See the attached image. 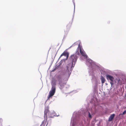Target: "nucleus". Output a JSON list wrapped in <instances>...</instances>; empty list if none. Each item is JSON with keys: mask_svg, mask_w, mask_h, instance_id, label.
I'll use <instances>...</instances> for the list:
<instances>
[{"mask_svg": "<svg viewBox=\"0 0 126 126\" xmlns=\"http://www.w3.org/2000/svg\"><path fill=\"white\" fill-rule=\"evenodd\" d=\"M79 50L80 53L82 55L85 57H87V55L85 53L84 51L82 50V47L79 44L78 45V47L76 53L72 55L70 57V60L72 61V67H73L75 65L76 63L78 58V55L79 54Z\"/></svg>", "mask_w": 126, "mask_h": 126, "instance_id": "f257e3e1", "label": "nucleus"}, {"mask_svg": "<svg viewBox=\"0 0 126 126\" xmlns=\"http://www.w3.org/2000/svg\"><path fill=\"white\" fill-rule=\"evenodd\" d=\"M55 85V83L54 84V85H52L51 90L49 91V94L48 96V99L53 96L54 94L56 91Z\"/></svg>", "mask_w": 126, "mask_h": 126, "instance_id": "f03ea898", "label": "nucleus"}, {"mask_svg": "<svg viewBox=\"0 0 126 126\" xmlns=\"http://www.w3.org/2000/svg\"><path fill=\"white\" fill-rule=\"evenodd\" d=\"M58 80L59 81V84L60 86V87H59L60 89H62L64 87V86L66 84V83L63 82L62 80V79L60 78H59L58 79Z\"/></svg>", "mask_w": 126, "mask_h": 126, "instance_id": "7ed1b4c3", "label": "nucleus"}, {"mask_svg": "<svg viewBox=\"0 0 126 126\" xmlns=\"http://www.w3.org/2000/svg\"><path fill=\"white\" fill-rule=\"evenodd\" d=\"M48 107H46L45 108V110L44 111V117L45 119V118H46V121L47 120V114L49 113V110H48Z\"/></svg>", "mask_w": 126, "mask_h": 126, "instance_id": "20e7f679", "label": "nucleus"}, {"mask_svg": "<svg viewBox=\"0 0 126 126\" xmlns=\"http://www.w3.org/2000/svg\"><path fill=\"white\" fill-rule=\"evenodd\" d=\"M106 78L108 80L109 79L110 80V83L111 85H112L113 84V82L114 79L113 77L109 75H106Z\"/></svg>", "mask_w": 126, "mask_h": 126, "instance_id": "39448f33", "label": "nucleus"}, {"mask_svg": "<svg viewBox=\"0 0 126 126\" xmlns=\"http://www.w3.org/2000/svg\"><path fill=\"white\" fill-rule=\"evenodd\" d=\"M69 55V53L68 52L66 51H64L63 53L61 54L60 58H61L63 56H64L66 57V59H67Z\"/></svg>", "mask_w": 126, "mask_h": 126, "instance_id": "423d86ee", "label": "nucleus"}, {"mask_svg": "<svg viewBox=\"0 0 126 126\" xmlns=\"http://www.w3.org/2000/svg\"><path fill=\"white\" fill-rule=\"evenodd\" d=\"M115 116V114H113L110 115L108 121H111Z\"/></svg>", "mask_w": 126, "mask_h": 126, "instance_id": "0eeeda50", "label": "nucleus"}, {"mask_svg": "<svg viewBox=\"0 0 126 126\" xmlns=\"http://www.w3.org/2000/svg\"><path fill=\"white\" fill-rule=\"evenodd\" d=\"M88 62L91 64H92L93 63V62L92 60L90 59H88L87 58V63Z\"/></svg>", "mask_w": 126, "mask_h": 126, "instance_id": "6e6552de", "label": "nucleus"}, {"mask_svg": "<svg viewBox=\"0 0 126 126\" xmlns=\"http://www.w3.org/2000/svg\"><path fill=\"white\" fill-rule=\"evenodd\" d=\"M101 80L102 83V84H103L105 82V79L102 76L101 77Z\"/></svg>", "mask_w": 126, "mask_h": 126, "instance_id": "1a4fd4ad", "label": "nucleus"}, {"mask_svg": "<svg viewBox=\"0 0 126 126\" xmlns=\"http://www.w3.org/2000/svg\"><path fill=\"white\" fill-rule=\"evenodd\" d=\"M45 123L46 122L45 121V120L43 121L42 122V124L40 126H45Z\"/></svg>", "mask_w": 126, "mask_h": 126, "instance_id": "9d476101", "label": "nucleus"}, {"mask_svg": "<svg viewBox=\"0 0 126 126\" xmlns=\"http://www.w3.org/2000/svg\"><path fill=\"white\" fill-rule=\"evenodd\" d=\"M88 116L89 118H92V117L91 116V115L90 114V112H89V115H88Z\"/></svg>", "mask_w": 126, "mask_h": 126, "instance_id": "9b49d317", "label": "nucleus"}, {"mask_svg": "<svg viewBox=\"0 0 126 126\" xmlns=\"http://www.w3.org/2000/svg\"><path fill=\"white\" fill-rule=\"evenodd\" d=\"M126 113V110H125L123 112L122 114V115H124Z\"/></svg>", "mask_w": 126, "mask_h": 126, "instance_id": "f8f14e48", "label": "nucleus"}, {"mask_svg": "<svg viewBox=\"0 0 126 126\" xmlns=\"http://www.w3.org/2000/svg\"><path fill=\"white\" fill-rule=\"evenodd\" d=\"M2 121V120L1 119H0V121Z\"/></svg>", "mask_w": 126, "mask_h": 126, "instance_id": "ddd939ff", "label": "nucleus"}, {"mask_svg": "<svg viewBox=\"0 0 126 126\" xmlns=\"http://www.w3.org/2000/svg\"><path fill=\"white\" fill-rule=\"evenodd\" d=\"M48 123H47V125Z\"/></svg>", "mask_w": 126, "mask_h": 126, "instance_id": "4468645a", "label": "nucleus"}]
</instances>
